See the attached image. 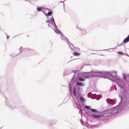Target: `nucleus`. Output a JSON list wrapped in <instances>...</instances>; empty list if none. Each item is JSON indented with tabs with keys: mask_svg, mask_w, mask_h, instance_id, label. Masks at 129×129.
<instances>
[{
	"mask_svg": "<svg viewBox=\"0 0 129 129\" xmlns=\"http://www.w3.org/2000/svg\"><path fill=\"white\" fill-rule=\"evenodd\" d=\"M112 101V100H109V99H107V102H108V101Z\"/></svg>",
	"mask_w": 129,
	"mask_h": 129,
	"instance_id": "obj_21",
	"label": "nucleus"
},
{
	"mask_svg": "<svg viewBox=\"0 0 129 129\" xmlns=\"http://www.w3.org/2000/svg\"><path fill=\"white\" fill-rule=\"evenodd\" d=\"M100 74L101 73L100 72H94L92 73V75L91 76L94 77H99Z\"/></svg>",
	"mask_w": 129,
	"mask_h": 129,
	"instance_id": "obj_3",
	"label": "nucleus"
},
{
	"mask_svg": "<svg viewBox=\"0 0 129 129\" xmlns=\"http://www.w3.org/2000/svg\"><path fill=\"white\" fill-rule=\"evenodd\" d=\"M52 13V12H49L47 14H46L48 15H49L51 14Z\"/></svg>",
	"mask_w": 129,
	"mask_h": 129,
	"instance_id": "obj_17",
	"label": "nucleus"
},
{
	"mask_svg": "<svg viewBox=\"0 0 129 129\" xmlns=\"http://www.w3.org/2000/svg\"><path fill=\"white\" fill-rule=\"evenodd\" d=\"M77 84L78 85H79V86H83L84 85V84L82 83H78V82H77Z\"/></svg>",
	"mask_w": 129,
	"mask_h": 129,
	"instance_id": "obj_11",
	"label": "nucleus"
},
{
	"mask_svg": "<svg viewBox=\"0 0 129 129\" xmlns=\"http://www.w3.org/2000/svg\"><path fill=\"white\" fill-rule=\"evenodd\" d=\"M51 21L52 23L54 24V25L56 27V25L55 22L54 20L53 17L51 18Z\"/></svg>",
	"mask_w": 129,
	"mask_h": 129,
	"instance_id": "obj_10",
	"label": "nucleus"
},
{
	"mask_svg": "<svg viewBox=\"0 0 129 129\" xmlns=\"http://www.w3.org/2000/svg\"><path fill=\"white\" fill-rule=\"evenodd\" d=\"M73 94L75 96H76V93L75 89H73Z\"/></svg>",
	"mask_w": 129,
	"mask_h": 129,
	"instance_id": "obj_14",
	"label": "nucleus"
},
{
	"mask_svg": "<svg viewBox=\"0 0 129 129\" xmlns=\"http://www.w3.org/2000/svg\"><path fill=\"white\" fill-rule=\"evenodd\" d=\"M73 54L75 56H78L80 55V53H78L77 52H76L75 51H74L73 53Z\"/></svg>",
	"mask_w": 129,
	"mask_h": 129,
	"instance_id": "obj_9",
	"label": "nucleus"
},
{
	"mask_svg": "<svg viewBox=\"0 0 129 129\" xmlns=\"http://www.w3.org/2000/svg\"><path fill=\"white\" fill-rule=\"evenodd\" d=\"M109 75L111 78H114L116 77L117 76V72H113L112 73H108L106 74V75Z\"/></svg>",
	"mask_w": 129,
	"mask_h": 129,
	"instance_id": "obj_2",
	"label": "nucleus"
},
{
	"mask_svg": "<svg viewBox=\"0 0 129 129\" xmlns=\"http://www.w3.org/2000/svg\"><path fill=\"white\" fill-rule=\"evenodd\" d=\"M82 123H82H82H82Z\"/></svg>",
	"mask_w": 129,
	"mask_h": 129,
	"instance_id": "obj_24",
	"label": "nucleus"
},
{
	"mask_svg": "<svg viewBox=\"0 0 129 129\" xmlns=\"http://www.w3.org/2000/svg\"><path fill=\"white\" fill-rule=\"evenodd\" d=\"M85 107L87 109H88V110H91V109L90 108V107L89 106H85Z\"/></svg>",
	"mask_w": 129,
	"mask_h": 129,
	"instance_id": "obj_15",
	"label": "nucleus"
},
{
	"mask_svg": "<svg viewBox=\"0 0 129 129\" xmlns=\"http://www.w3.org/2000/svg\"><path fill=\"white\" fill-rule=\"evenodd\" d=\"M78 80L79 81H84L85 80V79L80 78H78Z\"/></svg>",
	"mask_w": 129,
	"mask_h": 129,
	"instance_id": "obj_12",
	"label": "nucleus"
},
{
	"mask_svg": "<svg viewBox=\"0 0 129 129\" xmlns=\"http://www.w3.org/2000/svg\"><path fill=\"white\" fill-rule=\"evenodd\" d=\"M37 10L39 11H40L42 10V8H37Z\"/></svg>",
	"mask_w": 129,
	"mask_h": 129,
	"instance_id": "obj_19",
	"label": "nucleus"
},
{
	"mask_svg": "<svg viewBox=\"0 0 129 129\" xmlns=\"http://www.w3.org/2000/svg\"><path fill=\"white\" fill-rule=\"evenodd\" d=\"M61 38L62 40H67V38L62 34V33L61 34Z\"/></svg>",
	"mask_w": 129,
	"mask_h": 129,
	"instance_id": "obj_7",
	"label": "nucleus"
},
{
	"mask_svg": "<svg viewBox=\"0 0 129 129\" xmlns=\"http://www.w3.org/2000/svg\"><path fill=\"white\" fill-rule=\"evenodd\" d=\"M48 26H50V25H49V24H48Z\"/></svg>",
	"mask_w": 129,
	"mask_h": 129,
	"instance_id": "obj_23",
	"label": "nucleus"
},
{
	"mask_svg": "<svg viewBox=\"0 0 129 129\" xmlns=\"http://www.w3.org/2000/svg\"><path fill=\"white\" fill-rule=\"evenodd\" d=\"M91 111L93 112H97V111L95 109H91Z\"/></svg>",
	"mask_w": 129,
	"mask_h": 129,
	"instance_id": "obj_13",
	"label": "nucleus"
},
{
	"mask_svg": "<svg viewBox=\"0 0 129 129\" xmlns=\"http://www.w3.org/2000/svg\"><path fill=\"white\" fill-rule=\"evenodd\" d=\"M108 111H104L103 112V114H106L107 115H104L103 116L102 115H95L93 114H92L91 115V116L92 117H93L94 118H101L103 116H104V117L105 116H108Z\"/></svg>",
	"mask_w": 129,
	"mask_h": 129,
	"instance_id": "obj_1",
	"label": "nucleus"
},
{
	"mask_svg": "<svg viewBox=\"0 0 129 129\" xmlns=\"http://www.w3.org/2000/svg\"><path fill=\"white\" fill-rule=\"evenodd\" d=\"M9 37H10V36H7V39H9Z\"/></svg>",
	"mask_w": 129,
	"mask_h": 129,
	"instance_id": "obj_22",
	"label": "nucleus"
},
{
	"mask_svg": "<svg viewBox=\"0 0 129 129\" xmlns=\"http://www.w3.org/2000/svg\"><path fill=\"white\" fill-rule=\"evenodd\" d=\"M129 41V35L128 37L125 39L123 40V42L124 43H126Z\"/></svg>",
	"mask_w": 129,
	"mask_h": 129,
	"instance_id": "obj_6",
	"label": "nucleus"
},
{
	"mask_svg": "<svg viewBox=\"0 0 129 129\" xmlns=\"http://www.w3.org/2000/svg\"><path fill=\"white\" fill-rule=\"evenodd\" d=\"M50 22V21L49 20H48L46 21V23H49Z\"/></svg>",
	"mask_w": 129,
	"mask_h": 129,
	"instance_id": "obj_20",
	"label": "nucleus"
},
{
	"mask_svg": "<svg viewBox=\"0 0 129 129\" xmlns=\"http://www.w3.org/2000/svg\"><path fill=\"white\" fill-rule=\"evenodd\" d=\"M117 53L120 54H121V55H123V53L122 52H118Z\"/></svg>",
	"mask_w": 129,
	"mask_h": 129,
	"instance_id": "obj_18",
	"label": "nucleus"
},
{
	"mask_svg": "<svg viewBox=\"0 0 129 129\" xmlns=\"http://www.w3.org/2000/svg\"><path fill=\"white\" fill-rule=\"evenodd\" d=\"M123 76L124 79L125 80H126V79L129 77V75L128 74H124Z\"/></svg>",
	"mask_w": 129,
	"mask_h": 129,
	"instance_id": "obj_5",
	"label": "nucleus"
},
{
	"mask_svg": "<svg viewBox=\"0 0 129 129\" xmlns=\"http://www.w3.org/2000/svg\"><path fill=\"white\" fill-rule=\"evenodd\" d=\"M55 32L57 34H61L62 33L61 31L58 30L56 28H55Z\"/></svg>",
	"mask_w": 129,
	"mask_h": 129,
	"instance_id": "obj_8",
	"label": "nucleus"
},
{
	"mask_svg": "<svg viewBox=\"0 0 129 129\" xmlns=\"http://www.w3.org/2000/svg\"><path fill=\"white\" fill-rule=\"evenodd\" d=\"M80 100L84 102L85 100L82 97H80Z\"/></svg>",
	"mask_w": 129,
	"mask_h": 129,
	"instance_id": "obj_16",
	"label": "nucleus"
},
{
	"mask_svg": "<svg viewBox=\"0 0 129 129\" xmlns=\"http://www.w3.org/2000/svg\"><path fill=\"white\" fill-rule=\"evenodd\" d=\"M90 73H85L82 76L84 78H88L90 77Z\"/></svg>",
	"mask_w": 129,
	"mask_h": 129,
	"instance_id": "obj_4",
	"label": "nucleus"
}]
</instances>
